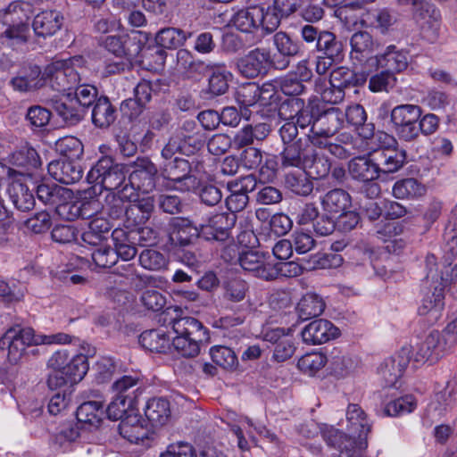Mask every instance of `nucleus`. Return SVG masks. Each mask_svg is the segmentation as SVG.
I'll list each match as a JSON object with an SVG mask.
<instances>
[{"instance_id":"nucleus-43","label":"nucleus","mask_w":457,"mask_h":457,"mask_svg":"<svg viewBox=\"0 0 457 457\" xmlns=\"http://www.w3.org/2000/svg\"><path fill=\"white\" fill-rule=\"evenodd\" d=\"M56 151L68 160H79L83 154V145L72 136L59 138L55 143Z\"/></svg>"},{"instance_id":"nucleus-32","label":"nucleus","mask_w":457,"mask_h":457,"mask_svg":"<svg viewBox=\"0 0 457 457\" xmlns=\"http://www.w3.org/2000/svg\"><path fill=\"white\" fill-rule=\"evenodd\" d=\"M361 6L353 2L342 4L337 8L335 15L348 28H365L368 21H366V11Z\"/></svg>"},{"instance_id":"nucleus-9","label":"nucleus","mask_w":457,"mask_h":457,"mask_svg":"<svg viewBox=\"0 0 457 457\" xmlns=\"http://www.w3.org/2000/svg\"><path fill=\"white\" fill-rule=\"evenodd\" d=\"M449 353L445 347L437 331L431 332L424 340L413 347V358L417 362L435 363L445 353Z\"/></svg>"},{"instance_id":"nucleus-52","label":"nucleus","mask_w":457,"mask_h":457,"mask_svg":"<svg viewBox=\"0 0 457 457\" xmlns=\"http://www.w3.org/2000/svg\"><path fill=\"white\" fill-rule=\"evenodd\" d=\"M307 175L305 171L300 173L298 176L288 174L286 177V183L296 195H308L312 192L313 185Z\"/></svg>"},{"instance_id":"nucleus-60","label":"nucleus","mask_w":457,"mask_h":457,"mask_svg":"<svg viewBox=\"0 0 457 457\" xmlns=\"http://www.w3.org/2000/svg\"><path fill=\"white\" fill-rule=\"evenodd\" d=\"M138 378L134 376L125 375L117 379L112 386V390L116 396L130 398V391L137 385Z\"/></svg>"},{"instance_id":"nucleus-50","label":"nucleus","mask_w":457,"mask_h":457,"mask_svg":"<svg viewBox=\"0 0 457 457\" xmlns=\"http://www.w3.org/2000/svg\"><path fill=\"white\" fill-rule=\"evenodd\" d=\"M139 263L145 270H161L167 267L168 261L157 250L146 249L139 254Z\"/></svg>"},{"instance_id":"nucleus-37","label":"nucleus","mask_w":457,"mask_h":457,"mask_svg":"<svg viewBox=\"0 0 457 457\" xmlns=\"http://www.w3.org/2000/svg\"><path fill=\"white\" fill-rule=\"evenodd\" d=\"M180 29L165 28L155 36L157 45L166 49H176L182 46L187 39L191 37Z\"/></svg>"},{"instance_id":"nucleus-4","label":"nucleus","mask_w":457,"mask_h":457,"mask_svg":"<svg viewBox=\"0 0 457 457\" xmlns=\"http://www.w3.org/2000/svg\"><path fill=\"white\" fill-rule=\"evenodd\" d=\"M49 341L48 337H41L30 327L14 325L0 337V348L7 351L9 363L18 364L25 356L28 347L41 345Z\"/></svg>"},{"instance_id":"nucleus-64","label":"nucleus","mask_w":457,"mask_h":457,"mask_svg":"<svg viewBox=\"0 0 457 457\" xmlns=\"http://www.w3.org/2000/svg\"><path fill=\"white\" fill-rule=\"evenodd\" d=\"M97 90L91 85H81L76 87L73 97L79 104L83 112L87 108L96 98Z\"/></svg>"},{"instance_id":"nucleus-20","label":"nucleus","mask_w":457,"mask_h":457,"mask_svg":"<svg viewBox=\"0 0 457 457\" xmlns=\"http://www.w3.org/2000/svg\"><path fill=\"white\" fill-rule=\"evenodd\" d=\"M270 65L268 52L254 49L237 62L239 71L247 78H254L265 73Z\"/></svg>"},{"instance_id":"nucleus-53","label":"nucleus","mask_w":457,"mask_h":457,"mask_svg":"<svg viewBox=\"0 0 457 457\" xmlns=\"http://www.w3.org/2000/svg\"><path fill=\"white\" fill-rule=\"evenodd\" d=\"M261 131V135L253 132L251 126L245 127L236 136V141L240 146H245L252 144L254 139L262 140L269 133V129L266 124H258L255 126V132Z\"/></svg>"},{"instance_id":"nucleus-51","label":"nucleus","mask_w":457,"mask_h":457,"mask_svg":"<svg viewBox=\"0 0 457 457\" xmlns=\"http://www.w3.org/2000/svg\"><path fill=\"white\" fill-rule=\"evenodd\" d=\"M56 62H62L61 69L65 72L69 84L73 87L80 82L79 70L85 66V60L81 56H74L69 60L56 61Z\"/></svg>"},{"instance_id":"nucleus-62","label":"nucleus","mask_w":457,"mask_h":457,"mask_svg":"<svg viewBox=\"0 0 457 457\" xmlns=\"http://www.w3.org/2000/svg\"><path fill=\"white\" fill-rule=\"evenodd\" d=\"M228 72L215 71L209 79V91L215 96L224 94L228 88Z\"/></svg>"},{"instance_id":"nucleus-36","label":"nucleus","mask_w":457,"mask_h":457,"mask_svg":"<svg viewBox=\"0 0 457 457\" xmlns=\"http://www.w3.org/2000/svg\"><path fill=\"white\" fill-rule=\"evenodd\" d=\"M212 361L226 371L233 372L238 368L239 362L236 353L224 345H214L210 348Z\"/></svg>"},{"instance_id":"nucleus-19","label":"nucleus","mask_w":457,"mask_h":457,"mask_svg":"<svg viewBox=\"0 0 457 457\" xmlns=\"http://www.w3.org/2000/svg\"><path fill=\"white\" fill-rule=\"evenodd\" d=\"M77 160H57L48 165L49 174L60 183L73 184L82 178V169Z\"/></svg>"},{"instance_id":"nucleus-30","label":"nucleus","mask_w":457,"mask_h":457,"mask_svg":"<svg viewBox=\"0 0 457 457\" xmlns=\"http://www.w3.org/2000/svg\"><path fill=\"white\" fill-rule=\"evenodd\" d=\"M169 179L175 182H186V189H193L196 187V179L188 176L190 170L189 162L182 158L175 157L173 161L165 165L164 169Z\"/></svg>"},{"instance_id":"nucleus-15","label":"nucleus","mask_w":457,"mask_h":457,"mask_svg":"<svg viewBox=\"0 0 457 457\" xmlns=\"http://www.w3.org/2000/svg\"><path fill=\"white\" fill-rule=\"evenodd\" d=\"M241 267L253 276L266 279H274L276 274L270 263L263 253L256 251H248L243 253L239 257Z\"/></svg>"},{"instance_id":"nucleus-48","label":"nucleus","mask_w":457,"mask_h":457,"mask_svg":"<svg viewBox=\"0 0 457 457\" xmlns=\"http://www.w3.org/2000/svg\"><path fill=\"white\" fill-rule=\"evenodd\" d=\"M260 98V89L254 83H246L238 87L236 92V100L240 105L242 115L246 116V112H243V109H246L254 105Z\"/></svg>"},{"instance_id":"nucleus-35","label":"nucleus","mask_w":457,"mask_h":457,"mask_svg":"<svg viewBox=\"0 0 457 457\" xmlns=\"http://www.w3.org/2000/svg\"><path fill=\"white\" fill-rule=\"evenodd\" d=\"M355 436H346L337 429H331L327 434V441L329 445L337 447L341 451L355 452V450L362 451L367 447V442L363 438H359L357 442Z\"/></svg>"},{"instance_id":"nucleus-6","label":"nucleus","mask_w":457,"mask_h":457,"mask_svg":"<svg viewBox=\"0 0 457 457\" xmlns=\"http://www.w3.org/2000/svg\"><path fill=\"white\" fill-rule=\"evenodd\" d=\"M448 278H444L442 271L438 273L437 269H430L426 277L427 291L419 307L421 315H428L431 312L437 313L444 307V289L448 282Z\"/></svg>"},{"instance_id":"nucleus-22","label":"nucleus","mask_w":457,"mask_h":457,"mask_svg":"<svg viewBox=\"0 0 457 457\" xmlns=\"http://www.w3.org/2000/svg\"><path fill=\"white\" fill-rule=\"evenodd\" d=\"M62 25V16L55 11H44L35 16L32 28L37 37H46L55 34Z\"/></svg>"},{"instance_id":"nucleus-33","label":"nucleus","mask_w":457,"mask_h":457,"mask_svg":"<svg viewBox=\"0 0 457 457\" xmlns=\"http://www.w3.org/2000/svg\"><path fill=\"white\" fill-rule=\"evenodd\" d=\"M393 195L402 200H415L427 193L426 187L413 178L397 180L393 186Z\"/></svg>"},{"instance_id":"nucleus-26","label":"nucleus","mask_w":457,"mask_h":457,"mask_svg":"<svg viewBox=\"0 0 457 457\" xmlns=\"http://www.w3.org/2000/svg\"><path fill=\"white\" fill-rule=\"evenodd\" d=\"M111 230L109 220L102 216H95L88 222V228L82 234L83 241L90 245H101L108 238Z\"/></svg>"},{"instance_id":"nucleus-29","label":"nucleus","mask_w":457,"mask_h":457,"mask_svg":"<svg viewBox=\"0 0 457 457\" xmlns=\"http://www.w3.org/2000/svg\"><path fill=\"white\" fill-rule=\"evenodd\" d=\"M145 415L153 427L163 426L170 418L169 401L162 397L149 399L145 408Z\"/></svg>"},{"instance_id":"nucleus-24","label":"nucleus","mask_w":457,"mask_h":457,"mask_svg":"<svg viewBox=\"0 0 457 457\" xmlns=\"http://www.w3.org/2000/svg\"><path fill=\"white\" fill-rule=\"evenodd\" d=\"M11 84L14 90L19 92H29L36 90L45 84L44 72L37 66H29L21 74L12 78Z\"/></svg>"},{"instance_id":"nucleus-55","label":"nucleus","mask_w":457,"mask_h":457,"mask_svg":"<svg viewBox=\"0 0 457 457\" xmlns=\"http://www.w3.org/2000/svg\"><path fill=\"white\" fill-rule=\"evenodd\" d=\"M99 247L94 250L91 253L93 262L96 266L106 269L113 266L117 262L115 253L112 252L108 245H98Z\"/></svg>"},{"instance_id":"nucleus-1","label":"nucleus","mask_w":457,"mask_h":457,"mask_svg":"<svg viewBox=\"0 0 457 457\" xmlns=\"http://www.w3.org/2000/svg\"><path fill=\"white\" fill-rule=\"evenodd\" d=\"M283 168H298L315 179L324 178L329 172V165L320 157L312 144L298 138L287 145L281 153Z\"/></svg>"},{"instance_id":"nucleus-5","label":"nucleus","mask_w":457,"mask_h":457,"mask_svg":"<svg viewBox=\"0 0 457 457\" xmlns=\"http://www.w3.org/2000/svg\"><path fill=\"white\" fill-rule=\"evenodd\" d=\"M421 115L422 109L416 104H401L391 111V121L400 138L412 141L419 137L417 123Z\"/></svg>"},{"instance_id":"nucleus-56","label":"nucleus","mask_w":457,"mask_h":457,"mask_svg":"<svg viewBox=\"0 0 457 457\" xmlns=\"http://www.w3.org/2000/svg\"><path fill=\"white\" fill-rule=\"evenodd\" d=\"M417 405L413 396L407 395L393 402H390L385 408V412L389 416H395L402 413L412 411Z\"/></svg>"},{"instance_id":"nucleus-61","label":"nucleus","mask_w":457,"mask_h":457,"mask_svg":"<svg viewBox=\"0 0 457 457\" xmlns=\"http://www.w3.org/2000/svg\"><path fill=\"white\" fill-rule=\"evenodd\" d=\"M247 285L240 279L229 280L225 287V296L231 302H240L245 299L247 293Z\"/></svg>"},{"instance_id":"nucleus-17","label":"nucleus","mask_w":457,"mask_h":457,"mask_svg":"<svg viewBox=\"0 0 457 457\" xmlns=\"http://www.w3.org/2000/svg\"><path fill=\"white\" fill-rule=\"evenodd\" d=\"M374 153L354 157L349 162V172L354 179L370 182L381 177Z\"/></svg>"},{"instance_id":"nucleus-10","label":"nucleus","mask_w":457,"mask_h":457,"mask_svg":"<svg viewBox=\"0 0 457 457\" xmlns=\"http://www.w3.org/2000/svg\"><path fill=\"white\" fill-rule=\"evenodd\" d=\"M301 335L305 344L316 345L337 338L340 330L329 320L320 319L306 325Z\"/></svg>"},{"instance_id":"nucleus-45","label":"nucleus","mask_w":457,"mask_h":457,"mask_svg":"<svg viewBox=\"0 0 457 457\" xmlns=\"http://www.w3.org/2000/svg\"><path fill=\"white\" fill-rule=\"evenodd\" d=\"M259 18V12L255 10V5L239 10L233 17L234 26L240 31L250 33L256 29V20Z\"/></svg>"},{"instance_id":"nucleus-16","label":"nucleus","mask_w":457,"mask_h":457,"mask_svg":"<svg viewBox=\"0 0 457 457\" xmlns=\"http://www.w3.org/2000/svg\"><path fill=\"white\" fill-rule=\"evenodd\" d=\"M119 432L129 442L138 444L148 438L151 428L140 414L131 411L120 422Z\"/></svg>"},{"instance_id":"nucleus-7","label":"nucleus","mask_w":457,"mask_h":457,"mask_svg":"<svg viewBox=\"0 0 457 457\" xmlns=\"http://www.w3.org/2000/svg\"><path fill=\"white\" fill-rule=\"evenodd\" d=\"M30 187L34 188L31 178L23 174L14 175L8 187L12 202L17 209L22 212L31 210L35 204Z\"/></svg>"},{"instance_id":"nucleus-58","label":"nucleus","mask_w":457,"mask_h":457,"mask_svg":"<svg viewBox=\"0 0 457 457\" xmlns=\"http://www.w3.org/2000/svg\"><path fill=\"white\" fill-rule=\"evenodd\" d=\"M118 163H114L110 156H104L98 160L96 164L88 172L87 178L91 182L99 183L101 179L106 177L112 168H115Z\"/></svg>"},{"instance_id":"nucleus-18","label":"nucleus","mask_w":457,"mask_h":457,"mask_svg":"<svg viewBox=\"0 0 457 457\" xmlns=\"http://www.w3.org/2000/svg\"><path fill=\"white\" fill-rule=\"evenodd\" d=\"M104 404L101 401H87L81 403L76 411L78 423L88 430L97 429L104 417Z\"/></svg>"},{"instance_id":"nucleus-46","label":"nucleus","mask_w":457,"mask_h":457,"mask_svg":"<svg viewBox=\"0 0 457 457\" xmlns=\"http://www.w3.org/2000/svg\"><path fill=\"white\" fill-rule=\"evenodd\" d=\"M139 342L143 347L152 352H162L169 345L170 338L163 331L153 329L143 332Z\"/></svg>"},{"instance_id":"nucleus-42","label":"nucleus","mask_w":457,"mask_h":457,"mask_svg":"<svg viewBox=\"0 0 457 457\" xmlns=\"http://www.w3.org/2000/svg\"><path fill=\"white\" fill-rule=\"evenodd\" d=\"M365 28L378 29L381 33L388 31L394 24L395 19L386 9L366 10Z\"/></svg>"},{"instance_id":"nucleus-28","label":"nucleus","mask_w":457,"mask_h":457,"mask_svg":"<svg viewBox=\"0 0 457 457\" xmlns=\"http://www.w3.org/2000/svg\"><path fill=\"white\" fill-rule=\"evenodd\" d=\"M322 206L333 218L342 216L351 207V197L343 189H334L325 195Z\"/></svg>"},{"instance_id":"nucleus-49","label":"nucleus","mask_w":457,"mask_h":457,"mask_svg":"<svg viewBox=\"0 0 457 457\" xmlns=\"http://www.w3.org/2000/svg\"><path fill=\"white\" fill-rule=\"evenodd\" d=\"M62 62H52L48 64L44 71L45 80L49 79L52 81V87H56L58 91H65L73 87L71 84L68 83L65 72L62 71L61 67Z\"/></svg>"},{"instance_id":"nucleus-34","label":"nucleus","mask_w":457,"mask_h":457,"mask_svg":"<svg viewBox=\"0 0 457 457\" xmlns=\"http://www.w3.org/2000/svg\"><path fill=\"white\" fill-rule=\"evenodd\" d=\"M325 309L323 299L314 293H307L302 296L296 305V313L302 320L320 316Z\"/></svg>"},{"instance_id":"nucleus-8","label":"nucleus","mask_w":457,"mask_h":457,"mask_svg":"<svg viewBox=\"0 0 457 457\" xmlns=\"http://www.w3.org/2000/svg\"><path fill=\"white\" fill-rule=\"evenodd\" d=\"M236 223V215L233 213H216L208 218L205 223L200 224V237L206 240H225L228 230Z\"/></svg>"},{"instance_id":"nucleus-41","label":"nucleus","mask_w":457,"mask_h":457,"mask_svg":"<svg viewBox=\"0 0 457 457\" xmlns=\"http://www.w3.org/2000/svg\"><path fill=\"white\" fill-rule=\"evenodd\" d=\"M349 431L359 438L365 436L370 430L364 412L356 404H350L346 411Z\"/></svg>"},{"instance_id":"nucleus-25","label":"nucleus","mask_w":457,"mask_h":457,"mask_svg":"<svg viewBox=\"0 0 457 457\" xmlns=\"http://www.w3.org/2000/svg\"><path fill=\"white\" fill-rule=\"evenodd\" d=\"M342 112L338 109H331L325 112L312 126L315 137H330L342 127Z\"/></svg>"},{"instance_id":"nucleus-31","label":"nucleus","mask_w":457,"mask_h":457,"mask_svg":"<svg viewBox=\"0 0 457 457\" xmlns=\"http://www.w3.org/2000/svg\"><path fill=\"white\" fill-rule=\"evenodd\" d=\"M94 354L95 349L87 345V350L85 353H78L69 360L63 372L70 378V383H78L84 378L89 369L88 357Z\"/></svg>"},{"instance_id":"nucleus-2","label":"nucleus","mask_w":457,"mask_h":457,"mask_svg":"<svg viewBox=\"0 0 457 457\" xmlns=\"http://www.w3.org/2000/svg\"><path fill=\"white\" fill-rule=\"evenodd\" d=\"M31 6L13 1L0 9V23L5 27L1 37L11 44H25L30 37Z\"/></svg>"},{"instance_id":"nucleus-23","label":"nucleus","mask_w":457,"mask_h":457,"mask_svg":"<svg viewBox=\"0 0 457 457\" xmlns=\"http://www.w3.org/2000/svg\"><path fill=\"white\" fill-rule=\"evenodd\" d=\"M52 106L65 121L71 124L83 117L84 112L71 93L62 94L59 98L52 101Z\"/></svg>"},{"instance_id":"nucleus-3","label":"nucleus","mask_w":457,"mask_h":457,"mask_svg":"<svg viewBox=\"0 0 457 457\" xmlns=\"http://www.w3.org/2000/svg\"><path fill=\"white\" fill-rule=\"evenodd\" d=\"M175 337L174 349L182 356L195 357L200 353L201 345L209 339L207 329L195 318L184 317L172 323Z\"/></svg>"},{"instance_id":"nucleus-63","label":"nucleus","mask_w":457,"mask_h":457,"mask_svg":"<svg viewBox=\"0 0 457 457\" xmlns=\"http://www.w3.org/2000/svg\"><path fill=\"white\" fill-rule=\"evenodd\" d=\"M125 178L124 166L117 164L106 177L101 179L99 183L105 189L113 190L118 188L125 181Z\"/></svg>"},{"instance_id":"nucleus-40","label":"nucleus","mask_w":457,"mask_h":457,"mask_svg":"<svg viewBox=\"0 0 457 457\" xmlns=\"http://www.w3.org/2000/svg\"><path fill=\"white\" fill-rule=\"evenodd\" d=\"M255 10L259 12V18L256 20L257 30L260 29L264 33H271L278 28L282 18L272 6L264 8L262 5H255Z\"/></svg>"},{"instance_id":"nucleus-54","label":"nucleus","mask_w":457,"mask_h":457,"mask_svg":"<svg viewBox=\"0 0 457 457\" xmlns=\"http://www.w3.org/2000/svg\"><path fill=\"white\" fill-rule=\"evenodd\" d=\"M116 366L112 358L102 357L95 366V378L98 384L110 381L115 372Z\"/></svg>"},{"instance_id":"nucleus-13","label":"nucleus","mask_w":457,"mask_h":457,"mask_svg":"<svg viewBox=\"0 0 457 457\" xmlns=\"http://www.w3.org/2000/svg\"><path fill=\"white\" fill-rule=\"evenodd\" d=\"M168 234L170 242L179 246H187L200 237L198 227L185 217L171 218L168 224Z\"/></svg>"},{"instance_id":"nucleus-59","label":"nucleus","mask_w":457,"mask_h":457,"mask_svg":"<svg viewBox=\"0 0 457 457\" xmlns=\"http://www.w3.org/2000/svg\"><path fill=\"white\" fill-rule=\"evenodd\" d=\"M160 457H197L192 445L185 442H177L167 446Z\"/></svg>"},{"instance_id":"nucleus-47","label":"nucleus","mask_w":457,"mask_h":457,"mask_svg":"<svg viewBox=\"0 0 457 457\" xmlns=\"http://www.w3.org/2000/svg\"><path fill=\"white\" fill-rule=\"evenodd\" d=\"M317 49L331 58L342 59L343 57L342 44L336 39L334 34L328 31H322L319 34Z\"/></svg>"},{"instance_id":"nucleus-11","label":"nucleus","mask_w":457,"mask_h":457,"mask_svg":"<svg viewBox=\"0 0 457 457\" xmlns=\"http://www.w3.org/2000/svg\"><path fill=\"white\" fill-rule=\"evenodd\" d=\"M134 170L129 175L130 184L143 193H149L155 187L157 169L147 158H137L133 163Z\"/></svg>"},{"instance_id":"nucleus-44","label":"nucleus","mask_w":457,"mask_h":457,"mask_svg":"<svg viewBox=\"0 0 457 457\" xmlns=\"http://www.w3.org/2000/svg\"><path fill=\"white\" fill-rule=\"evenodd\" d=\"M328 358L320 352H312L303 355L297 361L298 369L309 375L313 376L325 367Z\"/></svg>"},{"instance_id":"nucleus-14","label":"nucleus","mask_w":457,"mask_h":457,"mask_svg":"<svg viewBox=\"0 0 457 457\" xmlns=\"http://www.w3.org/2000/svg\"><path fill=\"white\" fill-rule=\"evenodd\" d=\"M350 44L352 59L370 68L375 59L373 54L377 50L378 43L373 39L370 33L359 31L352 36Z\"/></svg>"},{"instance_id":"nucleus-38","label":"nucleus","mask_w":457,"mask_h":457,"mask_svg":"<svg viewBox=\"0 0 457 457\" xmlns=\"http://www.w3.org/2000/svg\"><path fill=\"white\" fill-rule=\"evenodd\" d=\"M115 120V111L107 97H100L92 111V121L99 128L109 127Z\"/></svg>"},{"instance_id":"nucleus-27","label":"nucleus","mask_w":457,"mask_h":457,"mask_svg":"<svg viewBox=\"0 0 457 457\" xmlns=\"http://www.w3.org/2000/svg\"><path fill=\"white\" fill-rule=\"evenodd\" d=\"M373 153L381 175L397 172L403 166L406 160L405 151L399 149V147L387 152Z\"/></svg>"},{"instance_id":"nucleus-21","label":"nucleus","mask_w":457,"mask_h":457,"mask_svg":"<svg viewBox=\"0 0 457 457\" xmlns=\"http://www.w3.org/2000/svg\"><path fill=\"white\" fill-rule=\"evenodd\" d=\"M408 66L406 54L396 49L395 46H388L385 52L375 55V59L370 68H385L389 72H400Z\"/></svg>"},{"instance_id":"nucleus-57","label":"nucleus","mask_w":457,"mask_h":457,"mask_svg":"<svg viewBox=\"0 0 457 457\" xmlns=\"http://www.w3.org/2000/svg\"><path fill=\"white\" fill-rule=\"evenodd\" d=\"M395 75L385 71L370 78L369 87L373 92L388 91L395 87Z\"/></svg>"},{"instance_id":"nucleus-39","label":"nucleus","mask_w":457,"mask_h":457,"mask_svg":"<svg viewBox=\"0 0 457 457\" xmlns=\"http://www.w3.org/2000/svg\"><path fill=\"white\" fill-rule=\"evenodd\" d=\"M116 257L130 261L137 255V248L129 240L128 233L122 228H115L112 232Z\"/></svg>"},{"instance_id":"nucleus-12","label":"nucleus","mask_w":457,"mask_h":457,"mask_svg":"<svg viewBox=\"0 0 457 457\" xmlns=\"http://www.w3.org/2000/svg\"><path fill=\"white\" fill-rule=\"evenodd\" d=\"M410 353L409 347H403L381 364L378 374L386 386H395L403 376L410 361Z\"/></svg>"}]
</instances>
